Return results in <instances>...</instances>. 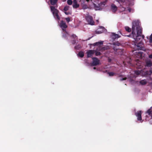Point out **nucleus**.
Masks as SVG:
<instances>
[{
    "mask_svg": "<svg viewBox=\"0 0 152 152\" xmlns=\"http://www.w3.org/2000/svg\"><path fill=\"white\" fill-rule=\"evenodd\" d=\"M132 34L142 31V28L139 20H135L132 22Z\"/></svg>",
    "mask_w": 152,
    "mask_h": 152,
    "instance_id": "f257e3e1",
    "label": "nucleus"
},
{
    "mask_svg": "<svg viewBox=\"0 0 152 152\" xmlns=\"http://www.w3.org/2000/svg\"><path fill=\"white\" fill-rule=\"evenodd\" d=\"M50 8L56 20H60V18L58 15L59 11L53 6H50Z\"/></svg>",
    "mask_w": 152,
    "mask_h": 152,
    "instance_id": "f03ea898",
    "label": "nucleus"
},
{
    "mask_svg": "<svg viewBox=\"0 0 152 152\" xmlns=\"http://www.w3.org/2000/svg\"><path fill=\"white\" fill-rule=\"evenodd\" d=\"M114 45L117 46H115L113 48V49L115 51V54L118 55H123L124 52V50L117 48V46H118L120 45V44L119 43H114Z\"/></svg>",
    "mask_w": 152,
    "mask_h": 152,
    "instance_id": "7ed1b4c3",
    "label": "nucleus"
},
{
    "mask_svg": "<svg viewBox=\"0 0 152 152\" xmlns=\"http://www.w3.org/2000/svg\"><path fill=\"white\" fill-rule=\"evenodd\" d=\"M142 31L138 32L132 34V37L136 43L140 41L141 38V34Z\"/></svg>",
    "mask_w": 152,
    "mask_h": 152,
    "instance_id": "20e7f679",
    "label": "nucleus"
},
{
    "mask_svg": "<svg viewBox=\"0 0 152 152\" xmlns=\"http://www.w3.org/2000/svg\"><path fill=\"white\" fill-rule=\"evenodd\" d=\"M85 19L88 24L91 25H94V22L93 20L92 17L91 16L88 14L86 16Z\"/></svg>",
    "mask_w": 152,
    "mask_h": 152,
    "instance_id": "39448f33",
    "label": "nucleus"
},
{
    "mask_svg": "<svg viewBox=\"0 0 152 152\" xmlns=\"http://www.w3.org/2000/svg\"><path fill=\"white\" fill-rule=\"evenodd\" d=\"M134 0H116L119 3H127L129 6H132L134 4Z\"/></svg>",
    "mask_w": 152,
    "mask_h": 152,
    "instance_id": "423d86ee",
    "label": "nucleus"
},
{
    "mask_svg": "<svg viewBox=\"0 0 152 152\" xmlns=\"http://www.w3.org/2000/svg\"><path fill=\"white\" fill-rule=\"evenodd\" d=\"M103 44V42L102 41H101L98 42H96L93 44V45L94 46H97L99 47V50L103 51L107 49V47H104L102 48H101L100 47L101 45H102Z\"/></svg>",
    "mask_w": 152,
    "mask_h": 152,
    "instance_id": "0eeeda50",
    "label": "nucleus"
},
{
    "mask_svg": "<svg viewBox=\"0 0 152 152\" xmlns=\"http://www.w3.org/2000/svg\"><path fill=\"white\" fill-rule=\"evenodd\" d=\"M135 47L136 50H142L143 48V44L142 42L140 41L139 42H137L135 44Z\"/></svg>",
    "mask_w": 152,
    "mask_h": 152,
    "instance_id": "6e6552de",
    "label": "nucleus"
},
{
    "mask_svg": "<svg viewBox=\"0 0 152 152\" xmlns=\"http://www.w3.org/2000/svg\"><path fill=\"white\" fill-rule=\"evenodd\" d=\"M106 4V1L101 2L100 3L98 4V5L94 4V7L95 8L98 10H100L102 9Z\"/></svg>",
    "mask_w": 152,
    "mask_h": 152,
    "instance_id": "1a4fd4ad",
    "label": "nucleus"
},
{
    "mask_svg": "<svg viewBox=\"0 0 152 152\" xmlns=\"http://www.w3.org/2000/svg\"><path fill=\"white\" fill-rule=\"evenodd\" d=\"M142 111L141 110L135 113V115L137 117V119L138 121H141L142 120Z\"/></svg>",
    "mask_w": 152,
    "mask_h": 152,
    "instance_id": "9d476101",
    "label": "nucleus"
},
{
    "mask_svg": "<svg viewBox=\"0 0 152 152\" xmlns=\"http://www.w3.org/2000/svg\"><path fill=\"white\" fill-rule=\"evenodd\" d=\"M92 59L94 60L92 64V66H96L99 64V61L96 57H93Z\"/></svg>",
    "mask_w": 152,
    "mask_h": 152,
    "instance_id": "9b49d317",
    "label": "nucleus"
},
{
    "mask_svg": "<svg viewBox=\"0 0 152 152\" xmlns=\"http://www.w3.org/2000/svg\"><path fill=\"white\" fill-rule=\"evenodd\" d=\"M60 26L62 28V30L63 31H64L66 30L64 29L66 28L67 27V26L66 24L65 23L63 20H61V21L60 23Z\"/></svg>",
    "mask_w": 152,
    "mask_h": 152,
    "instance_id": "f8f14e48",
    "label": "nucleus"
},
{
    "mask_svg": "<svg viewBox=\"0 0 152 152\" xmlns=\"http://www.w3.org/2000/svg\"><path fill=\"white\" fill-rule=\"evenodd\" d=\"M95 53V50H89L87 52V57H91L94 53Z\"/></svg>",
    "mask_w": 152,
    "mask_h": 152,
    "instance_id": "ddd939ff",
    "label": "nucleus"
},
{
    "mask_svg": "<svg viewBox=\"0 0 152 152\" xmlns=\"http://www.w3.org/2000/svg\"><path fill=\"white\" fill-rule=\"evenodd\" d=\"M121 37L120 35H119L118 34H116L115 33H113L112 34L111 36V38L114 40L117 39L118 38H119Z\"/></svg>",
    "mask_w": 152,
    "mask_h": 152,
    "instance_id": "4468645a",
    "label": "nucleus"
},
{
    "mask_svg": "<svg viewBox=\"0 0 152 152\" xmlns=\"http://www.w3.org/2000/svg\"><path fill=\"white\" fill-rule=\"evenodd\" d=\"M72 6L73 8H77L79 7V5L77 4V1L76 0H73Z\"/></svg>",
    "mask_w": 152,
    "mask_h": 152,
    "instance_id": "2eb2a0df",
    "label": "nucleus"
},
{
    "mask_svg": "<svg viewBox=\"0 0 152 152\" xmlns=\"http://www.w3.org/2000/svg\"><path fill=\"white\" fill-rule=\"evenodd\" d=\"M111 8L113 12H115L117 10V6L114 4H112Z\"/></svg>",
    "mask_w": 152,
    "mask_h": 152,
    "instance_id": "dca6fc26",
    "label": "nucleus"
},
{
    "mask_svg": "<svg viewBox=\"0 0 152 152\" xmlns=\"http://www.w3.org/2000/svg\"><path fill=\"white\" fill-rule=\"evenodd\" d=\"M146 113L148 114L152 119V106L146 112Z\"/></svg>",
    "mask_w": 152,
    "mask_h": 152,
    "instance_id": "f3484780",
    "label": "nucleus"
},
{
    "mask_svg": "<svg viewBox=\"0 0 152 152\" xmlns=\"http://www.w3.org/2000/svg\"><path fill=\"white\" fill-rule=\"evenodd\" d=\"M58 0H50V4L52 5H57V3Z\"/></svg>",
    "mask_w": 152,
    "mask_h": 152,
    "instance_id": "a211bd4d",
    "label": "nucleus"
},
{
    "mask_svg": "<svg viewBox=\"0 0 152 152\" xmlns=\"http://www.w3.org/2000/svg\"><path fill=\"white\" fill-rule=\"evenodd\" d=\"M139 83L141 85H144L147 84V81L146 80L144 79L140 80Z\"/></svg>",
    "mask_w": 152,
    "mask_h": 152,
    "instance_id": "6ab92c4d",
    "label": "nucleus"
},
{
    "mask_svg": "<svg viewBox=\"0 0 152 152\" xmlns=\"http://www.w3.org/2000/svg\"><path fill=\"white\" fill-rule=\"evenodd\" d=\"M63 31L64 32L62 35V37L65 39H67V37L68 35V33L66 30Z\"/></svg>",
    "mask_w": 152,
    "mask_h": 152,
    "instance_id": "aec40b11",
    "label": "nucleus"
},
{
    "mask_svg": "<svg viewBox=\"0 0 152 152\" xmlns=\"http://www.w3.org/2000/svg\"><path fill=\"white\" fill-rule=\"evenodd\" d=\"M146 65L148 67H150L152 65V62L150 61H148L146 62Z\"/></svg>",
    "mask_w": 152,
    "mask_h": 152,
    "instance_id": "412c9836",
    "label": "nucleus"
},
{
    "mask_svg": "<svg viewBox=\"0 0 152 152\" xmlns=\"http://www.w3.org/2000/svg\"><path fill=\"white\" fill-rule=\"evenodd\" d=\"M125 28L126 31L128 32H130L131 31V28L128 26H125Z\"/></svg>",
    "mask_w": 152,
    "mask_h": 152,
    "instance_id": "4be33fe9",
    "label": "nucleus"
},
{
    "mask_svg": "<svg viewBox=\"0 0 152 152\" xmlns=\"http://www.w3.org/2000/svg\"><path fill=\"white\" fill-rule=\"evenodd\" d=\"M78 55L80 57L82 58L84 56V53L83 52L80 51Z\"/></svg>",
    "mask_w": 152,
    "mask_h": 152,
    "instance_id": "5701e85b",
    "label": "nucleus"
},
{
    "mask_svg": "<svg viewBox=\"0 0 152 152\" xmlns=\"http://www.w3.org/2000/svg\"><path fill=\"white\" fill-rule=\"evenodd\" d=\"M108 74L110 76H112L114 75L115 74V73L113 72H108Z\"/></svg>",
    "mask_w": 152,
    "mask_h": 152,
    "instance_id": "b1692460",
    "label": "nucleus"
},
{
    "mask_svg": "<svg viewBox=\"0 0 152 152\" xmlns=\"http://www.w3.org/2000/svg\"><path fill=\"white\" fill-rule=\"evenodd\" d=\"M69 6H66L64 7V10L65 11H66L69 10Z\"/></svg>",
    "mask_w": 152,
    "mask_h": 152,
    "instance_id": "393cba45",
    "label": "nucleus"
},
{
    "mask_svg": "<svg viewBox=\"0 0 152 152\" xmlns=\"http://www.w3.org/2000/svg\"><path fill=\"white\" fill-rule=\"evenodd\" d=\"M67 3L69 5H71L72 4V1L71 0H68Z\"/></svg>",
    "mask_w": 152,
    "mask_h": 152,
    "instance_id": "a878e982",
    "label": "nucleus"
},
{
    "mask_svg": "<svg viewBox=\"0 0 152 152\" xmlns=\"http://www.w3.org/2000/svg\"><path fill=\"white\" fill-rule=\"evenodd\" d=\"M82 8L84 9H86L88 8V6L86 4H83L82 5Z\"/></svg>",
    "mask_w": 152,
    "mask_h": 152,
    "instance_id": "bb28decb",
    "label": "nucleus"
},
{
    "mask_svg": "<svg viewBox=\"0 0 152 152\" xmlns=\"http://www.w3.org/2000/svg\"><path fill=\"white\" fill-rule=\"evenodd\" d=\"M95 55L96 56H99L101 54V53L100 52H98V51H96L95 50Z\"/></svg>",
    "mask_w": 152,
    "mask_h": 152,
    "instance_id": "cd10ccee",
    "label": "nucleus"
},
{
    "mask_svg": "<svg viewBox=\"0 0 152 152\" xmlns=\"http://www.w3.org/2000/svg\"><path fill=\"white\" fill-rule=\"evenodd\" d=\"M149 41L150 43H152V34L150 36L149 39Z\"/></svg>",
    "mask_w": 152,
    "mask_h": 152,
    "instance_id": "c85d7f7f",
    "label": "nucleus"
},
{
    "mask_svg": "<svg viewBox=\"0 0 152 152\" xmlns=\"http://www.w3.org/2000/svg\"><path fill=\"white\" fill-rule=\"evenodd\" d=\"M135 73L137 75H138L140 74V72L139 70L135 71Z\"/></svg>",
    "mask_w": 152,
    "mask_h": 152,
    "instance_id": "c756f323",
    "label": "nucleus"
},
{
    "mask_svg": "<svg viewBox=\"0 0 152 152\" xmlns=\"http://www.w3.org/2000/svg\"><path fill=\"white\" fill-rule=\"evenodd\" d=\"M65 19L66 20V21L67 23H69L70 21V19L69 17L66 18H65Z\"/></svg>",
    "mask_w": 152,
    "mask_h": 152,
    "instance_id": "7c9ffc66",
    "label": "nucleus"
},
{
    "mask_svg": "<svg viewBox=\"0 0 152 152\" xmlns=\"http://www.w3.org/2000/svg\"><path fill=\"white\" fill-rule=\"evenodd\" d=\"M71 37L73 38H75L76 37H77V36L75 34H73L72 35Z\"/></svg>",
    "mask_w": 152,
    "mask_h": 152,
    "instance_id": "2f4dec72",
    "label": "nucleus"
},
{
    "mask_svg": "<svg viewBox=\"0 0 152 152\" xmlns=\"http://www.w3.org/2000/svg\"><path fill=\"white\" fill-rule=\"evenodd\" d=\"M127 10L129 11V12H131V9L129 7H128L127 8Z\"/></svg>",
    "mask_w": 152,
    "mask_h": 152,
    "instance_id": "473e14b6",
    "label": "nucleus"
},
{
    "mask_svg": "<svg viewBox=\"0 0 152 152\" xmlns=\"http://www.w3.org/2000/svg\"><path fill=\"white\" fill-rule=\"evenodd\" d=\"M76 42V41L75 40H73L72 41V44H75Z\"/></svg>",
    "mask_w": 152,
    "mask_h": 152,
    "instance_id": "72a5a7b5",
    "label": "nucleus"
},
{
    "mask_svg": "<svg viewBox=\"0 0 152 152\" xmlns=\"http://www.w3.org/2000/svg\"><path fill=\"white\" fill-rule=\"evenodd\" d=\"M66 14V15H69V14H71V13L70 12H64Z\"/></svg>",
    "mask_w": 152,
    "mask_h": 152,
    "instance_id": "f704fd0d",
    "label": "nucleus"
},
{
    "mask_svg": "<svg viewBox=\"0 0 152 152\" xmlns=\"http://www.w3.org/2000/svg\"><path fill=\"white\" fill-rule=\"evenodd\" d=\"M127 78L126 77H124L123 78H121L120 79V81H121L123 80H125Z\"/></svg>",
    "mask_w": 152,
    "mask_h": 152,
    "instance_id": "c9c22d12",
    "label": "nucleus"
},
{
    "mask_svg": "<svg viewBox=\"0 0 152 152\" xmlns=\"http://www.w3.org/2000/svg\"><path fill=\"white\" fill-rule=\"evenodd\" d=\"M149 57L150 58H152V54H151V55H150L149 56Z\"/></svg>",
    "mask_w": 152,
    "mask_h": 152,
    "instance_id": "e433bc0d",
    "label": "nucleus"
},
{
    "mask_svg": "<svg viewBox=\"0 0 152 152\" xmlns=\"http://www.w3.org/2000/svg\"><path fill=\"white\" fill-rule=\"evenodd\" d=\"M150 72L151 73H152V68H151L150 69Z\"/></svg>",
    "mask_w": 152,
    "mask_h": 152,
    "instance_id": "4c0bfd02",
    "label": "nucleus"
},
{
    "mask_svg": "<svg viewBox=\"0 0 152 152\" xmlns=\"http://www.w3.org/2000/svg\"><path fill=\"white\" fill-rule=\"evenodd\" d=\"M141 35H142V34ZM141 37H142V39H144V35H141Z\"/></svg>",
    "mask_w": 152,
    "mask_h": 152,
    "instance_id": "58836bf2",
    "label": "nucleus"
},
{
    "mask_svg": "<svg viewBox=\"0 0 152 152\" xmlns=\"http://www.w3.org/2000/svg\"><path fill=\"white\" fill-rule=\"evenodd\" d=\"M96 33L97 34H100L101 33V31L100 32H99V31H97L96 32Z\"/></svg>",
    "mask_w": 152,
    "mask_h": 152,
    "instance_id": "ea45409f",
    "label": "nucleus"
},
{
    "mask_svg": "<svg viewBox=\"0 0 152 152\" xmlns=\"http://www.w3.org/2000/svg\"><path fill=\"white\" fill-rule=\"evenodd\" d=\"M93 69H96V67H94L93 68Z\"/></svg>",
    "mask_w": 152,
    "mask_h": 152,
    "instance_id": "a19ab883",
    "label": "nucleus"
},
{
    "mask_svg": "<svg viewBox=\"0 0 152 152\" xmlns=\"http://www.w3.org/2000/svg\"><path fill=\"white\" fill-rule=\"evenodd\" d=\"M147 72H146V74H148Z\"/></svg>",
    "mask_w": 152,
    "mask_h": 152,
    "instance_id": "79ce46f5",
    "label": "nucleus"
}]
</instances>
